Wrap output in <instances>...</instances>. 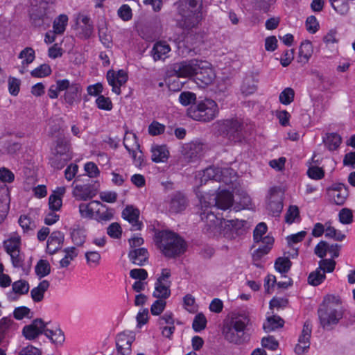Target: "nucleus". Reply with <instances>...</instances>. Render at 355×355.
Wrapping results in <instances>:
<instances>
[{
	"label": "nucleus",
	"instance_id": "1",
	"mask_svg": "<svg viewBox=\"0 0 355 355\" xmlns=\"http://www.w3.org/2000/svg\"><path fill=\"white\" fill-rule=\"evenodd\" d=\"M200 0H180L177 6L175 21L177 25L184 30L197 28L202 19Z\"/></svg>",
	"mask_w": 355,
	"mask_h": 355
},
{
	"label": "nucleus",
	"instance_id": "2",
	"mask_svg": "<svg viewBox=\"0 0 355 355\" xmlns=\"http://www.w3.org/2000/svg\"><path fill=\"white\" fill-rule=\"evenodd\" d=\"M157 245L167 257L180 256L186 250L184 241L177 234L170 231L159 232L157 236Z\"/></svg>",
	"mask_w": 355,
	"mask_h": 355
},
{
	"label": "nucleus",
	"instance_id": "3",
	"mask_svg": "<svg viewBox=\"0 0 355 355\" xmlns=\"http://www.w3.org/2000/svg\"><path fill=\"white\" fill-rule=\"evenodd\" d=\"M53 3L46 0H33L30 10V21L35 27L44 29L49 26L55 15Z\"/></svg>",
	"mask_w": 355,
	"mask_h": 355
},
{
	"label": "nucleus",
	"instance_id": "4",
	"mask_svg": "<svg viewBox=\"0 0 355 355\" xmlns=\"http://www.w3.org/2000/svg\"><path fill=\"white\" fill-rule=\"evenodd\" d=\"M219 109L217 103L211 98H205L198 101L187 110V115L193 120L210 122L218 115Z\"/></svg>",
	"mask_w": 355,
	"mask_h": 355
},
{
	"label": "nucleus",
	"instance_id": "5",
	"mask_svg": "<svg viewBox=\"0 0 355 355\" xmlns=\"http://www.w3.org/2000/svg\"><path fill=\"white\" fill-rule=\"evenodd\" d=\"M200 184H206L209 180L223 182L230 184L236 180V173L230 168H217L211 166L199 173Z\"/></svg>",
	"mask_w": 355,
	"mask_h": 355
},
{
	"label": "nucleus",
	"instance_id": "6",
	"mask_svg": "<svg viewBox=\"0 0 355 355\" xmlns=\"http://www.w3.org/2000/svg\"><path fill=\"white\" fill-rule=\"evenodd\" d=\"M21 239L16 232L12 233L3 241L5 251L10 255L12 264L15 268H21L24 264V255L21 252Z\"/></svg>",
	"mask_w": 355,
	"mask_h": 355
},
{
	"label": "nucleus",
	"instance_id": "7",
	"mask_svg": "<svg viewBox=\"0 0 355 355\" xmlns=\"http://www.w3.org/2000/svg\"><path fill=\"white\" fill-rule=\"evenodd\" d=\"M218 130L234 142L241 141L243 138V125L237 119L217 121Z\"/></svg>",
	"mask_w": 355,
	"mask_h": 355
},
{
	"label": "nucleus",
	"instance_id": "8",
	"mask_svg": "<svg viewBox=\"0 0 355 355\" xmlns=\"http://www.w3.org/2000/svg\"><path fill=\"white\" fill-rule=\"evenodd\" d=\"M233 196L231 192L227 190H222L216 196L211 195L202 196L200 198V205L202 207H211L216 206L217 208L226 210L232 205Z\"/></svg>",
	"mask_w": 355,
	"mask_h": 355
},
{
	"label": "nucleus",
	"instance_id": "9",
	"mask_svg": "<svg viewBox=\"0 0 355 355\" xmlns=\"http://www.w3.org/2000/svg\"><path fill=\"white\" fill-rule=\"evenodd\" d=\"M318 317L322 327L331 330L342 318L341 311L336 309L332 304L323 305L318 311Z\"/></svg>",
	"mask_w": 355,
	"mask_h": 355
},
{
	"label": "nucleus",
	"instance_id": "10",
	"mask_svg": "<svg viewBox=\"0 0 355 355\" xmlns=\"http://www.w3.org/2000/svg\"><path fill=\"white\" fill-rule=\"evenodd\" d=\"M200 212V218L205 223L204 230L210 235L214 236L217 233L223 234L224 229V219L218 217L209 207H204Z\"/></svg>",
	"mask_w": 355,
	"mask_h": 355
},
{
	"label": "nucleus",
	"instance_id": "11",
	"mask_svg": "<svg viewBox=\"0 0 355 355\" xmlns=\"http://www.w3.org/2000/svg\"><path fill=\"white\" fill-rule=\"evenodd\" d=\"M207 145L196 139L184 144L182 147V155L189 162H193L200 159L207 151Z\"/></svg>",
	"mask_w": 355,
	"mask_h": 355
},
{
	"label": "nucleus",
	"instance_id": "12",
	"mask_svg": "<svg viewBox=\"0 0 355 355\" xmlns=\"http://www.w3.org/2000/svg\"><path fill=\"white\" fill-rule=\"evenodd\" d=\"M200 60L191 59L173 64V71L178 77H193L196 76L199 69Z\"/></svg>",
	"mask_w": 355,
	"mask_h": 355
},
{
	"label": "nucleus",
	"instance_id": "13",
	"mask_svg": "<svg viewBox=\"0 0 355 355\" xmlns=\"http://www.w3.org/2000/svg\"><path fill=\"white\" fill-rule=\"evenodd\" d=\"M199 65V69L196 73L194 78L195 80L201 87L210 85L216 77L215 73L211 67V64L205 60H200Z\"/></svg>",
	"mask_w": 355,
	"mask_h": 355
},
{
	"label": "nucleus",
	"instance_id": "14",
	"mask_svg": "<svg viewBox=\"0 0 355 355\" xmlns=\"http://www.w3.org/2000/svg\"><path fill=\"white\" fill-rule=\"evenodd\" d=\"M284 193L281 189L273 187L270 189L267 209L273 215H279L283 209Z\"/></svg>",
	"mask_w": 355,
	"mask_h": 355
},
{
	"label": "nucleus",
	"instance_id": "15",
	"mask_svg": "<svg viewBox=\"0 0 355 355\" xmlns=\"http://www.w3.org/2000/svg\"><path fill=\"white\" fill-rule=\"evenodd\" d=\"M106 78L108 84L112 87V91L119 95L121 93L120 87L128 80V74L123 69L119 70L117 72L110 69L107 73Z\"/></svg>",
	"mask_w": 355,
	"mask_h": 355
},
{
	"label": "nucleus",
	"instance_id": "16",
	"mask_svg": "<svg viewBox=\"0 0 355 355\" xmlns=\"http://www.w3.org/2000/svg\"><path fill=\"white\" fill-rule=\"evenodd\" d=\"M47 324L42 319L37 318L28 325L24 327L22 329L23 336L28 340H34L40 335L44 334Z\"/></svg>",
	"mask_w": 355,
	"mask_h": 355
},
{
	"label": "nucleus",
	"instance_id": "17",
	"mask_svg": "<svg viewBox=\"0 0 355 355\" xmlns=\"http://www.w3.org/2000/svg\"><path fill=\"white\" fill-rule=\"evenodd\" d=\"M311 324L310 322L306 321L304 324L301 335L298 339V343L295 347L297 354H302L306 352L310 347V338L311 335Z\"/></svg>",
	"mask_w": 355,
	"mask_h": 355
},
{
	"label": "nucleus",
	"instance_id": "18",
	"mask_svg": "<svg viewBox=\"0 0 355 355\" xmlns=\"http://www.w3.org/2000/svg\"><path fill=\"white\" fill-rule=\"evenodd\" d=\"M76 20L78 37L81 39L89 38L94 32V26L89 17L78 14Z\"/></svg>",
	"mask_w": 355,
	"mask_h": 355
},
{
	"label": "nucleus",
	"instance_id": "19",
	"mask_svg": "<svg viewBox=\"0 0 355 355\" xmlns=\"http://www.w3.org/2000/svg\"><path fill=\"white\" fill-rule=\"evenodd\" d=\"M133 343V336L131 332L121 333L117 335L116 344L117 349V355H132V344Z\"/></svg>",
	"mask_w": 355,
	"mask_h": 355
},
{
	"label": "nucleus",
	"instance_id": "20",
	"mask_svg": "<svg viewBox=\"0 0 355 355\" xmlns=\"http://www.w3.org/2000/svg\"><path fill=\"white\" fill-rule=\"evenodd\" d=\"M96 193V189L90 184H76L72 191V195L76 200L83 201L92 199Z\"/></svg>",
	"mask_w": 355,
	"mask_h": 355
},
{
	"label": "nucleus",
	"instance_id": "21",
	"mask_svg": "<svg viewBox=\"0 0 355 355\" xmlns=\"http://www.w3.org/2000/svg\"><path fill=\"white\" fill-rule=\"evenodd\" d=\"M225 338L230 343L240 345L248 340V335L245 332L241 331L228 324L223 328Z\"/></svg>",
	"mask_w": 355,
	"mask_h": 355
},
{
	"label": "nucleus",
	"instance_id": "22",
	"mask_svg": "<svg viewBox=\"0 0 355 355\" xmlns=\"http://www.w3.org/2000/svg\"><path fill=\"white\" fill-rule=\"evenodd\" d=\"M29 288L28 282L24 279L14 282L12 284V291L7 293L8 300L10 302L16 301L19 296L27 294Z\"/></svg>",
	"mask_w": 355,
	"mask_h": 355
},
{
	"label": "nucleus",
	"instance_id": "23",
	"mask_svg": "<svg viewBox=\"0 0 355 355\" xmlns=\"http://www.w3.org/2000/svg\"><path fill=\"white\" fill-rule=\"evenodd\" d=\"M224 229L223 230V234L225 236L227 237H233L234 234L238 235L239 234V231L243 228L247 222L243 220H224Z\"/></svg>",
	"mask_w": 355,
	"mask_h": 355
},
{
	"label": "nucleus",
	"instance_id": "24",
	"mask_svg": "<svg viewBox=\"0 0 355 355\" xmlns=\"http://www.w3.org/2000/svg\"><path fill=\"white\" fill-rule=\"evenodd\" d=\"M64 241V234L60 231L53 232L47 241L46 251L53 254L61 248Z\"/></svg>",
	"mask_w": 355,
	"mask_h": 355
},
{
	"label": "nucleus",
	"instance_id": "25",
	"mask_svg": "<svg viewBox=\"0 0 355 355\" xmlns=\"http://www.w3.org/2000/svg\"><path fill=\"white\" fill-rule=\"evenodd\" d=\"M187 206L186 197L180 192L172 195L169 204V209L172 212L178 213L183 211Z\"/></svg>",
	"mask_w": 355,
	"mask_h": 355
},
{
	"label": "nucleus",
	"instance_id": "26",
	"mask_svg": "<svg viewBox=\"0 0 355 355\" xmlns=\"http://www.w3.org/2000/svg\"><path fill=\"white\" fill-rule=\"evenodd\" d=\"M171 47L165 41L157 42L151 51L152 56L155 60H164L168 57Z\"/></svg>",
	"mask_w": 355,
	"mask_h": 355
},
{
	"label": "nucleus",
	"instance_id": "27",
	"mask_svg": "<svg viewBox=\"0 0 355 355\" xmlns=\"http://www.w3.org/2000/svg\"><path fill=\"white\" fill-rule=\"evenodd\" d=\"M99 206L105 207L99 201L93 200L89 203H81L79 205V212L83 218H91L94 216V213L97 211Z\"/></svg>",
	"mask_w": 355,
	"mask_h": 355
},
{
	"label": "nucleus",
	"instance_id": "28",
	"mask_svg": "<svg viewBox=\"0 0 355 355\" xmlns=\"http://www.w3.org/2000/svg\"><path fill=\"white\" fill-rule=\"evenodd\" d=\"M250 323V319L248 315L245 313H240L234 315L229 324L232 325L234 329L245 332V330Z\"/></svg>",
	"mask_w": 355,
	"mask_h": 355
},
{
	"label": "nucleus",
	"instance_id": "29",
	"mask_svg": "<svg viewBox=\"0 0 355 355\" xmlns=\"http://www.w3.org/2000/svg\"><path fill=\"white\" fill-rule=\"evenodd\" d=\"M50 284L47 280H43L37 286L31 291V297L34 302H40L43 300L45 292L49 288Z\"/></svg>",
	"mask_w": 355,
	"mask_h": 355
},
{
	"label": "nucleus",
	"instance_id": "30",
	"mask_svg": "<svg viewBox=\"0 0 355 355\" xmlns=\"http://www.w3.org/2000/svg\"><path fill=\"white\" fill-rule=\"evenodd\" d=\"M148 277V272L143 268H135V291L140 292L145 289L147 284L146 279Z\"/></svg>",
	"mask_w": 355,
	"mask_h": 355
},
{
	"label": "nucleus",
	"instance_id": "31",
	"mask_svg": "<svg viewBox=\"0 0 355 355\" xmlns=\"http://www.w3.org/2000/svg\"><path fill=\"white\" fill-rule=\"evenodd\" d=\"M323 143L331 151L336 150L342 142L341 137L335 132L327 133L322 138Z\"/></svg>",
	"mask_w": 355,
	"mask_h": 355
},
{
	"label": "nucleus",
	"instance_id": "32",
	"mask_svg": "<svg viewBox=\"0 0 355 355\" xmlns=\"http://www.w3.org/2000/svg\"><path fill=\"white\" fill-rule=\"evenodd\" d=\"M152 160L155 162H164L168 157L169 152L165 145L155 146L152 148Z\"/></svg>",
	"mask_w": 355,
	"mask_h": 355
},
{
	"label": "nucleus",
	"instance_id": "33",
	"mask_svg": "<svg viewBox=\"0 0 355 355\" xmlns=\"http://www.w3.org/2000/svg\"><path fill=\"white\" fill-rule=\"evenodd\" d=\"M284 324V320L279 316L272 315L267 318L266 321L263 324V329L266 332H270L282 327Z\"/></svg>",
	"mask_w": 355,
	"mask_h": 355
},
{
	"label": "nucleus",
	"instance_id": "34",
	"mask_svg": "<svg viewBox=\"0 0 355 355\" xmlns=\"http://www.w3.org/2000/svg\"><path fill=\"white\" fill-rule=\"evenodd\" d=\"M17 324L10 318L3 317L0 320V344L5 339L6 334L11 329H15Z\"/></svg>",
	"mask_w": 355,
	"mask_h": 355
},
{
	"label": "nucleus",
	"instance_id": "35",
	"mask_svg": "<svg viewBox=\"0 0 355 355\" xmlns=\"http://www.w3.org/2000/svg\"><path fill=\"white\" fill-rule=\"evenodd\" d=\"M257 81L252 76H246L241 86V91L245 96L250 95L257 90Z\"/></svg>",
	"mask_w": 355,
	"mask_h": 355
},
{
	"label": "nucleus",
	"instance_id": "36",
	"mask_svg": "<svg viewBox=\"0 0 355 355\" xmlns=\"http://www.w3.org/2000/svg\"><path fill=\"white\" fill-rule=\"evenodd\" d=\"M169 287L170 282H159L157 281L155 283V290L153 292V296L160 300L168 297L171 294Z\"/></svg>",
	"mask_w": 355,
	"mask_h": 355
},
{
	"label": "nucleus",
	"instance_id": "37",
	"mask_svg": "<svg viewBox=\"0 0 355 355\" xmlns=\"http://www.w3.org/2000/svg\"><path fill=\"white\" fill-rule=\"evenodd\" d=\"M72 159V155H60L52 153L49 163L52 167L56 169H62L67 163Z\"/></svg>",
	"mask_w": 355,
	"mask_h": 355
},
{
	"label": "nucleus",
	"instance_id": "38",
	"mask_svg": "<svg viewBox=\"0 0 355 355\" xmlns=\"http://www.w3.org/2000/svg\"><path fill=\"white\" fill-rule=\"evenodd\" d=\"M44 335L56 345H62L65 340L63 331L59 328L52 330L46 327Z\"/></svg>",
	"mask_w": 355,
	"mask_h": 355
},
{
	"label": "nucleus",
	"instance_id": "39",
	"mask_svg": "<svg viewBox=\"0 0 355 355\" xmlns=\"http://www.w3.org/2000/svg\"><path fill=\"white\" fill-rule=\"evenodd\" d=\"M313 53L312 44L309 41L302 42L299 49L300 62L306 63Z\"/></svg>",
	"mask_w": 355,
	"mask_h": 355
},
{
	"label": "nucleus",
	"instance_id": "40",
	"mask_svg": "<svg viewBox=\"0 0 355 355\" xmlns=\"http://www.w3.org/2000/svg\"><path fill=\"white\" fill-rule=\"evenodd\" d=\"M68 17L64 14L60 15L56 19H55L53 25V32L55 34L61 35L65 31L66 26L68 24Z\"/></svg>",
	"mask_w": 355,
	"mask_h": 355
},
{
	"label": "nucleus",
	"instance_id": "41",
	"mask_svg": "<svg viewBox=\"0 0 355 355\" xmlns=\"http://www.w3.org/2000/svg\"><path fill=\"white\" fill-rule=\"evenodd\" d=\"M53 154L64 155H71L69 150V144L67 141L62 138H59L56 141V146L53 151Z\"/></svg>",
	"mask_w": 355,
	"mask_h": 355
},
{
	"label": "nucleus",
	"instance_id": "42",
	"mask_svg": "<svg viewBox=\"0 0 355 355\" xmlns=\"http://www.w3.org/2000/svg\"><path fill=\"white\" fill-rule=\"evenodd\" d=\"M326 278L324 272L318 268L315 270L311 272L308 277V283L310 285L317 286L322 284Z\"/></svg>",
	"mask_w": 355,
	"mask_h": 355
},
{
	"label": "nucleus",
	"instance_id": "43",
	"mask_svg": "<svg viewBox=\"0 0 355 355\" xmlns=\"http://www.w3.org/2000/svg\"><path fill=\"white\" fill-rule=\"evenodd\" d=\"M149 254L145 248L135 249V264L144 266L148 261Z\"/></svg>",
	"mask_w": 355,
	"mask_h": 355
},
{
	"label": "nucleus",
	"instance_id": "44",
	"mask_svg": "<svg viewBox=\"0 0 355 355\" xmlns=\"http://www.w3.org/2000/svg\"><path fill=\"white\" fill-rule=\"evenodd\" d=\"M292 263L288 257H279L275 263V269L280 273H286L291 268Z\"/></svg>",
	"mask_w": 355,
	"mask_h": 355
},
{
	"label": "nucleus",
	"instance_id": "45",
	"mask_svg": "<svg viewBox=\"0 0 355 355\" xmlns=\"http://www.w3.org/2000/svg\"><path fill=\"white\" fill-rule=\"evenodd\" d=\"M51 272V266L48 261L41 259L40 260L35 266V272L40 277H44L48 275Z\"/></svg>",
	"mask_w": 355,
	"mask_h": 355
},
{
	"label": "nucleus",
	"instance_id": "46",
	"mask_svg": "<svg viewBox=\"0 0 355 355\" xmlns=\"http://www.w3.org/2000/svg\"><path fill=\"white\" fill-rule=\"evenodd\" d=\"M35 57V51L31 47L25 48L19 55V58L22 60V64L24 66L33 62Z\"/></svg>",
	"mask_w": 355,
	"mask_h": 355
},
{
	"label": "nucleus",
	"instance_id": "47",
	"mask_svg": "<svg viewBox=\"0 0 355 355\" xmlns=\"http://www.w3.org/2000/svg\"><path fill=\"white\" fill-rule=\"evenodd\" d=\"M80 92V87L77 83H71V86L64 94V99L69 104L73 103L77 97V94Z\"/></svg>",
	"mask_w": 355,
	"mask_h": 355
},
{
	"label": "nucleus",
	"instance_id": "48",
	"mask_svg": "<svg viewBox=\"0 0 355 355\" xmlns=\"http://www.w3.org/2000/svg\"><path fill=\"white\" fill-rule=\"evenodd\" d=\"M18 223L24 232L33 230L36 227L35 222L27 215H21L19 218Z\"/></svg>",
	"mask_w": 355,
	"mask_h": 355
},
{
	"label": "nucleus",
	"instance_id": "49",
	"mask_svg": "<svg viewBox=\"0 0 355 355\" xmlns=\"http://www.w3.org/2000/svg\"><path fill=\"white\" fill-rule=\"evenodd\" d=\"M105 207H102L103 209L101 210L98 207L96 211V214L98 217V220L99 221H109L112 220L114 218V209L112 208H107L105 205H103Z\"/></svg>",
	"mask_w": 355,
	"mask_h": 355
},
{
	"label": "nucleus",
	"instance_id": "50",
	"mask_svg": "<svg viewBox=\"0 0 355 355\" xmlns=\"http://www.w3.org/2000/svg\"><path fill=\"white\" fill-rule=\"evenodd\" d=\"M179 101L182 105L188 106L196 101V95L191 92H183L179 96Z\"/></svg>",
	"mask_w": 355,
	"mask_h": 355
},
{
	"label": "nucleus",
	"instance_id": "51",
	"mask_svg": "<svg viewBox=\"0 0 355 355\" xmlns=\"http://www.w3.org/2000/svg\"><path fill=\"white\" fill-rule=\"evenodd\" d=\"M294 96V90L291 87H287L280 93L279 101L284 105H288L293 101Z\"/></svg>",
	"mask_w": 355,
	"mask_h": 355
},
{
	"label": "nucleus",
	"instance_id": "52",
	"mask_svg": "<svg viewBox=\"0 0 355 355\" xmlns=\"http://www.w3.org/2000/svg\"><path fill=\"white\" fill-rule=\"evenodd\" d=\"M107 234L112 239H120L122 234V228L119 223L116 222L111 223L107 228Z\"/></svg>",
	"mask_w": 355,
	"mask_h": 355
},
{
	"label": "nucleus",
	"instance_id": "53",
	"mask_svg": "<svg viewBox=\"0 0 355 355\" xmlns=\"http://www.w3.org/2000/svg\"><path fill=\"white\" fill-rule=\"evenodd\" d=\"M336 267V261L332 259H322L319 261V269L321 272H331L334 270Z\"/></svg>",
	"mask_w": 355,
	"mask_h": 355
},
{
	"label": "nucleus",
	"instance_id": "54",
	"mask_svg": "<svg viewBox=\"0 0 355 355\" xmlns=\"http://www.w3.org/2000/svg\"><path fill=\"white\" fill-rule=\"evenodd\" d=\"M325 236L331 238L337 241H342L346 237L345 234H343L340 231L337 230L334 227L328 226L325 230Z\"/></svg>",
	"mask_w": 355,
	"mask_h": 355
},
{
	"label": "nucleus",
	"instance_id": "55",
	"mask_svg": "<svg viewBox=\"0 0 355 355\" xmlns=\"http://www.w3.org/2000/svg\"><path fill=\"white\" fill-rule=\"evenodd\" d=\"M71 239L76 245H82L85 241V231L82 229L73 230L71 233Z\"/></svg>",
	"mask_w": 355,
	"mask_h": 355
},
{
	"label": "nucleus",
	"instance_id": "56",
	"mask_svg": "<svg viewBox=\"0 0 355 355\" xmlns=\"http://www.w3.org/2000/svg\"><path fill=\"white\" fill-rule=\"evenodd\" d=\"M330 195L333 197L336 205H342L345 203L348 196V190L347 189H344L338 191H331Z\"/></svg>",
	"mask_w": 355,
	"mask_h": 355
},
{
	"label": "nucleus",
	"instance_id": "57",
	"mask_svg": "<svg viewBox=\"0 0 355 355\" xmlns=\"http://www.w3.org/2000/svg\"><path fill=\"white\" fill-rule=\"evenodd\" d=\"M207 320L202 313L197 314L193 321L192 327L195 331L198 332L206 327Z\"/></svg>",
	"mask_w": 355,
	"mask_h": 355
},
{
	"label": "nucleus",
	"instance_id": "58",
	"mask_svg": "<svg viewBox=\"0 0 355 355\" xmlns=\"http://www.w3.org/2000/svg\"><path fill=\"white\" fill-rule=\"evenodd\" d=\"M97 107L101 110L110 111L112 109V103L110 98L99 95L96 99Z\"/></svg>",
	"mask_w": 355,
	"mask_h": 355
},
{
	"label": "nucleus",
	"instance_id": "59",
	"mask_svg": "<svg viewBox=\"0 0 355 355\" xmlns=\"http://www.w3.org/2000/svg\"><path fill=\"white\" fill-rule=\"evenodd\" d=\"M51 73V67L48 64H44L35 68L31 73L33 77L43 78L49 76Z\"/></svg>",
	"mask_w": 355,
	"mask_h": 355
},
{
	"label": "nucleus",
	"instance_id": "60",
	"mask_svg": "<svg viewBox=\"0 0 355 355\" xmlns=\"http://www.w3.org/2000/svg\"><path fill=\"white\" fill-rule=\"evenodd\" d=\"M275 0H253V6L255 9L267 12L275 3Z\"/></svg>",
	"mask_w": 355,
	"mask_h": 355
},
{
	"label": "nucleus",
	"instance_id": "61",
	"mask_svg": "<svg viewBox=\"0 0 355 355\" xmlns=\"http://www.w3.org/2000/svg\"><path fill=\"white\" fill-rule=\"evenodd\" d=\"M339 220L342 224L348 225L353 221V214L351 209L348 208L342 209L338 214Z\"/></svg>",
	"mask_w": 355,
	"mask_h": 355
},
{
	"label": "nucleus",
	"instance_id": "62",
	"mask_svg": "<svg viewBox=\"0 0 355 355\" xmlns=\"http://www.w3.org/2000/svg\"><path fill=\"white\" fill-rule=\"evenodd\" d=\"M62 205V200L60 196L56 194H51L49 198V209L59 211Z\"/></svg>",
	"mask_w": 355,
	"mask_h": 355
},
{
	"label": "nucleus",
	"instance_id": "63",
	"mask_svg": "<svg viewBox=\"0 0 355 355\" xmlns=\"http://www.w3.org/2000/svg\"><path fill=\"white\" fill-rule=\"evenodd\" d=\"M117 14L122 20L128 21L132 16V8L128 5L123 4L118 9Z\"/></svg>",
	"mask_w": 355,
	"mask_h": 355
},
{
	"label": "nucleus",
	"instance_id": "64",
	"mask_svg": "<svg viewBox=\"0 0 355 355\" xmlns=\"http://www.w3.org/2000/svg\"><path fill=\"white\" fill-rule=\"evenodd\" d=\"M329 249V244L327 241H320L314 249V253L322 259L327 255Z\"/></svg>",
	"mask_w": 355,
	"mask_h": 355
}]
</instances>
